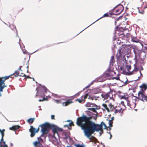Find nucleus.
I'll return each instance as SVG.
<instances>
[{"instance_id": "nucleus-42", "label": "nucleus", "mask_w": 147, "mask_h": 147, "mask_svg": "<svg viewBox=\"0 0 147 147\" xmlns=\"http://www.w3.org/2000/svg\"><path fill=\"white\" fill-rule=\"evenodd\" d=\"M91 106V104L90 102L87 103L86 104V106L87 107H90Z\"/></svg>"}, {"instance_id": "nucleus-43", "label": "nucleus", "mask_w": 147, "mask_h": 147, "mask_svg": "<svg viewBox=\"0 0 147 147\" xmlns=\"http://www.w3.org/2000/svg\"><path fill=\"white\" fill-rule=\"evenodd\" d=\"M25 76V74H24L23 73H21V74L19 76Z\"/></svg>"}, {"instance_id": "nucleus-5", "label": "nucleus", "mask_w": 147, "mask_h": 147, "mask_svg": "<svg viewBox=\"0 0 147 147\" xmlns=\"http://www.w3.org/2000/svg\"><path fill=\"white\" fill-rule=\"evenodd\" d=\"M12 76L13 75H11L9 76H5V77H0V91L2 92L3 89L5 87H7L6 85H5L4 83L5 80L8 79L10 76Z\"/></svg>"}, {"instance_id": "nucleus-19", "label": "nucleus", "mask_w": 147, "mask_h": 147, "mask_svg": "<svg viewBox=\"0 0 147 147\" xmlns=\"http://www.w3.org/2000/svg\"><path fill=\"white\" fill-rule=\"evenodd\" d=\"M114 113L115 114H116L118 113L122 112L123 111L122 110V108L119 107H117L116 106L115 109H114Z\"/></svg>"}, {"instance_id": "nucleus-52", "label": "nucleus", "mask_w": 147, "mask_h": 147, "mask_svg": "<svg viewBox=\"0 0 147 147\" xmlns=\"http://www.w3.org/2000/svg\"><path fill=\"white\" fill-rule=\"evenodd\" d=\"M111 68L110 67L109 68V69H108V71L109 72H110L111 71Z\"/></svg>"}, {"instance_id": "nucleus-34", "label": "nucleus", "mask_w": 147, "mask_h": 147, "mask_svg": "<svg viewBox=\"0 0 147 147\" xmlns=\"http://www.w3.org/2000/svg\"><path fill=\"white\" fill-rule=\"evenodd\" d=\"M4 141L3 137H1V138L0 141V147H2L4 146L3 145L1 144L2 142Z\"/></svg>"}, {"instance_id": "nucleus-2", "label": "nucleus", "mask_w": 147, "mask_h": 147, "mask_svg": "<svg viewBox=\"0 0 147 147\" xmlns=\"http://www.w3.org/2000/svg\"><path fill=\"white\" fill-rule=\"evenodd\" d=\"M143 90L139 91L138 93V96H134L132 98V101H127V104L131 108L134 109L136 105V100L138 99L142 101L147 102V95L146 96L143 94Z\"/></svg>"}, {"instance_id": "nucleus-10", "label": "nucleus", "mask_w": 147, "mask_h": 147, "mask_svg": "<svg viewBox=\"0 0 147 147\" xmlns=\"http://www.w3.org/2000/svg\"><path fill=\"white\" fill-rule=\"evenodd\" d=\"M135 67L134 69L131 71H130L129 70L131 69V67L130 65H127L126 68L128 71L127 74L128 75H130L134 74L135 72L138 71V68L136 65H134Z\"/></svg>"}, {"instance_id": "nucleus-40", "label": "nucleus", "mask_w": 147, "mask_h": 147, "mask_svg": "<svg viewBox=\"0 0 147 147\" xmlns=\"http://www.w3.org/2000/svg\"><path fill=\"white\" fill-rule=\"evenodd\" d=\"M54 101L57 104H59V103H61V101L60 100H55Z\"/></svg>"}, {"instance_id": "nucleus-38", "label": "nucleus", "mask_w": 147, "mask_h": 147, "mask_svg": "<svg viewBox=\"0 0 147 147\" xmlns=\"http://www.w3.org/2000/svg\"><path fill=\"white\" fill-rule=\"evenodd\" d=\"M115 8H114L113 10V12H110L109 14L111 15H115V14L114 12Z\"/></svg>"}, {"instance_id": "nucleus-14", "label": "nucleus", "mask_w": 147, "mask_h": 147, "mask_svg": "<svg viewBox=\"0 0 147 147\" xmlns=\"http://www.w3.org/2000/svg\"><path fill=\"white\" fill-rule=\"evenodd\" d=\"M140 87L142 88V89L140 91L143 90L144 91V94H144L145 91L147 89V85L145 84H143L140 86Z\"/></svg>"}, {"instance_id": "nucleus-11", "label": "nucleus", "mask_w": 147, "mask_h": 147, "mask_svg": "<svg viewBox=\"0 0 147 147\" xmlns=\"http://www.w3.org/2000/svg\"><path fill=\"white\" fill-rule=\"evenodd\" d=\"M41 88L42 89V90L40 92V93L39 92V94H40L39 96L40 97L44 98H45V94L47 92V91L48 90L45 86H42Z\"/></svg>"}, {"instance_id": "nucleus-13", "label": "nucleus", "mask_w": 147, "mask_h": 147, "mask_svg": "<svg viewBox=\"0 0 147 147\" xmlns=\"http://www.w3.org/2000/svg\"><path fill=\"white\" fill-rule=\"evenodd\" d=\"M89 139L90 140V142H93V145L95 146L98 147L99 145V142L98 140L95 139H92V138L90 137Z\"/></svg>"}, {"instance_id": "nucleus-12", "label": "nucleus", "mask_w": 147, "mask_h": 147, "mask_svg": "<svg viewBox=\"0 0 147 147\" xmlns=\"http://www.w3.org/2000/svg\"><path fill=\"white\" fill-rule=\"evenodd\" d=\"M88 95V94H86L84 96H82L80 98L76 99V101L80 103H84L85 101V99L87 98Z\"/></svg>"}, {"instance_id": "nucleus-17", "label": "nucleus", "mask_w": 147, "mask_h": 147, "mask_svg": "<svg viewBox=\"0 0 147 147\" xmlns=\"http://www.w3.org/2000/svg\"><path fill=\"white\" fill-rule=\"evenodd\" d=\"M115 9V8H114ZM123 9H122V7L121 8H119L117 9L116 11L115 10L114 12L115 14V15H119L123 11Z\"/></svg>"}, {"instance_id": "nucleus-56", "label": "nucleus", "mask_w": 147, "mask_h": 147, "mask_svg": "<svg viewBox=\"0 0 147 147\" xmlns=\"http://www.w3.org/2000/svg\"><path fill=\"white\" fill-rule=\"evenodd\" d=\"M121 37H122V36H124V38H125V36H124V35H122V34H121Z\"/></svg>"}, {"instance_id": "nucleus-21", "label": "nucleus", "mask_w": 147, "mask_h": 147, "mask_svg": "<svg viewBox=\"0 0 147 147\" xmlns=\"http://www.w3.org/2000/svg\"><path fill=\"white\" fill-rule=\"evenodd\" d=\"M115 62V60L114 56L113 55L111 57V59L110 61V65L113 66V63Z\"/></svg>"}, {"instance_id": "nucleus-51", "label": "nucleus", "mask_w": 147, "mask_h": 147, "mask_svg": "<svg viewBox=\"0 0 147 147\" xmlns=\"http://www.w3.org/2000/svg\"><path fill=\"white\" fill-rule=\"evenodd\" d=\"M67 122H70V123L73 122L71 120H68L67 121Z\"/></svg>"}, {"instance_id": "nucleus-16", "label": "nucleus", "mask_w": 147, "mask_h": 147, "mask_svg": "<svg viewBox=\"0 0 147 147\" xmlns=\"http://www.w3.org/2000/svg\"><path fill=\"white\" fill-rule=\"evenodd\" d=\"M108 106L109 107V111H108V112L113 111L115 109V107H114V105L111 103H109Z\"/></svg>"}, {"instance_id": "nucleus-4", "label": "nucleus", "mask_w": 147, "mask_h": 147, "mask_svg": "<svg viewBox=\"0 0 147 147\" xmlns=\"http://www.w3.org/2000/svg\"><path fill=\"white\" fill-rule=\"evenodd\" d=\"M39 127H40L41 128V131L42 134L41 135V136L44 137L45 138L46 136H45V135L49 133V129H50L51 124L48 123H45L39 125Z\"/></svg>"}, {"instance_id": "nucleus-3", "label": "nucleus", "mask_w": 147, "mask_h": 147, "mask_svg": "<svg viewBox=\"0 0 147 147\" xmlns=\"http://www.w3.org/2000/svg\"><path fill=\"white\" fill-rule=\"evenodd\" d=\"M126 51V46L125 45H122V46L118 49L117 53L116 54V57L117 59H120L122 58V59L123 60H125V62H126L127 60L126 59V57L127 58L128 56L127 55L125 54V51Z\"/></svg>"}, {"instance_id": "nucleus-53", "label": "nucleus", "mask_w": 147, "mask_h": 147, "mask_svg": "<svg viewBox=\"0 0 147 147\" xmlns=\"http://www.w3.org/2000/svg\"><path fill=\"white\" fill-rule=\"evenodd\" d=\"M10 145L11 146H12V147H13V143H10Z\"/></svg>"}, {"instance_id": "nucleus-36", "label": "nucleus", "mask_w": 147, "mask_h": 147, "mask_svg": "<svg viewBox=\"0 0 147 147\" xmlns=\"http://www.w3.org/2000/svg\"><path fill=\"white\" fill-rule=\"evenodd\" d=\"M74 145L76 147H84L83 145H81L80 144H75Z\"/></svg>"}, {"instance_id": "nucleus-49", "label": "nucleus", "mask_w": 147, "mask_h": 147, "mask_svg": "<svg viewBox=\"0 0 147 147\" xmlns=\"http://www.w3.org/2000/svg\"><path fill=\"white\" fill-rule=\"evenodd\" d=\"M121 104L123 105L124 106H125V105H124V102L123 101H121Z\"/></svg>"}, {"instance_id": "nucleus-57", "label": "nucleus", "mask_w": 147, "mask_h": 147, "mask_svg": "<svg viewBox=\"0 0 147 147\" xmlns=\"http://www.w3.org/2000/svg\"><path fill=\"white\" fill-rule=\"evenodd\" d=\"M125 83L126 84H128V83L127 82V81H126L125 82Z\"/></svg>"}, {"instance_id": "nucleus-50", "label": "nucleus", "mask_w": 147, "mask_h": 147, "mask_svg": "<svg viewBox=\"0 0 147 147\" xmlns=\"http://www.w3.org/2000/svg\"><path fill=\"white\" fill-rule=\"evenodd\" d=\"M109 134L110 135V137L109 138V139H111V138L112 137V135L111 133L110 132L109 133Z\"/></svg>"}, {"instance_id": "nucleus-18", "label": "nucleus", "mask_w": 147, "mask_h": 147, "mask_svg": "<svg viewBox=\"0 0 147 147\" xmlns=\"http://www.w3.org/2000/svg\"><path fill=\"white\" fill-rule=\"evenodd\" d=\"M73 102L71 101V99L67 100L65 102H63L62 105L63 106H68L69 104L73 103Z\"/></svg>"}, {"instance_id": "nucleus-59", "label": "nucleus", "mask_w": 147, "mask_h": 147, "mask_svg": "<svg viewBox=\"0 0 147 147\" xmlns=\"http://www.w3.org/2000/svg\"><path fill=\"white\" fill-rule=\"evenodd\" d=\"M114 119V118L113 117L112 118H111V120H112V121H113V120Z\"/></svg>"}, {"instance_id": "nucleus-27", "label": "nucleus", "mask_w": 147, "mask_h": 147, "mask_svg": "<svg viewBox=\"0 0 147 147\" xmlns=\"http://www.w3.org/2000/svg\"><path fill=\"white\" fill-rule=\"evenodd\" d=\"M42 137L41 136L40 137H38L37 138V141H39L40 142V143H43L44 142V141L41 138V137Z\"/></svg>"}, {"instance_id": "nucleus-64", "label": "nucleus", "mask_w": 147, "mask_h": 147, "mask_svg": "<svg viewBox=\"0 0 147 147\" xmlns=\"http://www.w3.org/2000/svg\"><path fill=\"white\" fill-rule=\"evenodd\" d=\"M90 86V85H89L88 86V87H86V88L89 87Z\"/></svg>"}, {"instance_id": "nucleus-29", "label": "nucleus", "mask_w": 147, "mask_h": 147, "mask_svg": "<svg viewBox=\"0 0 147 147\" xmlns=\"http://www.w3.org/2000/svg\"><path fill=\"white\" fill-rule=\"evenodd\" d=\"M74 125L73 122L69 123V124L66 125H64L65 127H68L69 126H74Z\"/></svg>"}, {"instance_id": "nucleus-24", "label": "nucleus", "mask_w": 147, "mask_h": 147, "mask_svg": "<svg viewBox=\"0 0 147 147\" xmlns=\"http://www.w3.org/2000/svg\"><path fill=\"white\" fill-rule=\"evenodd\" d=\"M100 90L98 88H94L93 90V92L94 94H97L100 92Z\"/></svg>"}, {"instance_id": "nucleus-60", "label": "nucleus", "mask_w": 147, "mask_h": 147, "mask_svg": "<svg viewBox=\"0 0 147 147\" xmlns=\"http://www.w3.org/2000/svg\"><path fill=\"white\" fill-rule=\"evenodd\" d=\"M2 147H8V146L7 145H5V146H3Z\"/></svg>"}, {"instance_id": "nucleus-28", "label": "nucleus", "mask_w": 147, "mask_h": 147, "mask_svg": "<svg viewBox=\"0 0 147 147\" xmlns=\"http://www.w3.org/2000/svg\"><path fill=\"white\" fill-rule=\"evenodd\" d=\"M120 74H118L117 75V76L116 77H114L112 78V80L115 79L116 80H120V78L119 77V76H120Z\"/></svg>"}, {"instance_id": "nucleus-15", "label": "nucleus", "mask_w": 147, "mask_h": 147, "mask_svg": "<svg viewBox=\"0 0 147 147\" xmlns=\"http://www.w3.org/2000/svg\"><path fill=\"white\" fill-rule=\"evenodd\" d=\"M33 144L35 147H42L43 146L39 141H36L33 142Z\"/></svg>"}, {"instance_id": "nucleus-33", "label": "nucleus", "mask_w": 147, "mask_h": 147, "mask_svg": "<svg viewBox=\"0 0 147 147\" xmlns=\"http://www.w3.org/2000/svg\"><path fill=\"white\" fill-rule=\"evenodd\" d=\"M121 98L122 99H125L127 101H128V97L126 96L125 95L122 96H121Z\"/></svg>"}, {"instance_id": "nucleus-35", "label": "nucleus", "mask_w": 147, "mask_h": 147, "mask_svg": "<svg viewBox=\"0 0 147 147\" xmlns=\"http://www.w3.org/2000/svg\"><path fill=\"white\" fill-rule=\"evenodd\" d=\"M88 110H91L94 112L97 113L96 110L94 108H89L88 109Z\"/></svg>"}, {"instance_id": "nucleus-25", "label": "nucleus", "mask_w": 147, "mask_h": 147, "mask_svg": "<svg viewBox=\"0 0 147 147\" xmlns=\"http://www.w3.org/2000/svg\"><path fill=\"white\" fill-rule=\"evenodd\" d=\"M102 106L104 108L105 110H106L107 112L109 111V108L106 104L103 103L102 104Z\"/></svg>"}, {"instance_id": "nucleus-48", "label": "nucleus", "mask_w": 147, "mask_h": 147, "mask_svg": "<svg viewBox=\"0 0 147 147\" xmlns=\"http://www.w3.org/2000/svg\"><path fill=\"white\" fill-rule=\"evenodd\" d=\"M2 143H3V144L4 145H3L4 146H5V145H7L6 144H5V141H3V142H2Z\"/></svg>"}, {"instance_id": "nucleus-44", "label": "nucleus", "mask_w": 147, "mask_h": 147, "mask_svg": "<svg viewBox=\"0 0 147 147\" xmlns=\"http://www.w3.org/2000/svg\"><path fill=\"white\" fill-rule=\"evenodd\" d=\"M51 119H55V115H51Z\"/></svg>"}, {"instance_id": "nucleus-8", "label": "nucleus", "mask_w": 147, "mask_h": 147, "mask_svg": "<svg viewBox=\"0 0 147 147\" xmlns=\"http://www.w3.org/2000/svg\"><path fill=\"white\" fill-rule=\"evenodd\" d=\"M37 128V129L32 126H30V129L29 130V131L31 133L30 136L31 137H33L35 135L36 133H37L40 130L39 127Z\"/></svg>"}, {"instance_id": "nucleus-55", "label": "nucleus", "mask_w": 147, "mask_h": 147, "mask_svg": "<svg viewBox=\"0 0 147 147\" xmlns=\"http://www.w3.org/2000/svg\"><path fill=\"white\" fill-rule=\"evenodd\" d=\"M80 93H77L76 95L77 96H79L80 95Z\"/></svg>"}, {"instance_id": "nucleus-39", "label": "nucleus", "mask_w": 147, "mask_h": 147, "mask_svg": "<svg viewBox=\"0 0 147 147\" xmlns=\"http://www.w3.org/2000/svg\"><path fill=\"white\" fill-rule=\"evenodd\" d=\"M101 125H102V126L103 125L105 127V129H107L108 128V127L106 126L104 122H102Z\"/></svg>"}, {"instance_id": "nucleus-61", "label": "nucleus", "mask_w": 147, "mask_h": 147, "mask_svg": "<svg viewBox=\"0 0 147 147\" xmlns=\"http://www.w3.org/2000/svg\"><path fill=\"white\" fill-rule=\"evenodd\" d=\"M1 91H0V96H2V94H1Z\"/></svg>"}, {"instance_id": "nucleus-30", "label": "nucleus", "mask_w": 147, "mask_h": 147, "mask_svg": "<svg viewBox=\"0 0 147 147\" xmlns=\"http://www.w3.org/2000/svg\"><path fill=\"white\" fill-rule=\"evenodd\" d=\"M109 17V15L108 14V13H106L103 16H102V17H101V18H99V19H98L96 21L99 20L100 19L102 18H104V17Z\"/></svg>"}, {"instance_id": "nucleus-63", "label": "nucleus", "mask_w": 147, "mask_h": 147, "mask_svg": "<svg viewBox=\"0 0 147 147\" xmlns=\"http://www.w3.org/2000/svg\"><path fill=\"white\" fill-rule=\"evenodd\" d=\"M66 147H72L71 146H67Z\"/></svg>"}, {"instance_id": "nucleus-7", "label": "nucleus", "mask_w": 147, "mask_h": 147, "mask_svg": "<svg viewBox=\"0 0 147 147\" xmlns=\"http://www.w3.org/2000/svg\"><path fill=\"white\" fill-rule=\"evenodd\" d=\"M134 52L135 53V59H137L142 57V53H144L140 50H139L137 48H135L134 50Z\"/></svg>"}, {"instance_id": "nucleus-47", "label": "nucleus", "mask_w": 147, "mask_h": 147, "mask_svg": "<svg viewBox=\"0 0 147 147\" xmlns=\"http://www.w3.org/2000/svg\"><path fill=\"white\" fill-rule=\"evenodd\" d=\"M22 67V66H20V68H19V69H18V70L19 71H22V70L21 69V68Z\"/></svg>"}, {"instance_id": "nucleus-41", "label": "nucleus", "mask_w": 147, "mask_h": 147, "mask_svg": "<svg viewBox=\"0 0 147 147\" xmlns=\"http://www.w3.org/2000/svg\"><path fill=\"white\" fill-rule=\"evenodd\" d=\"M47 100V99L45 98H43V99H39L38 101L40 102H41V101H42L44 100Z\"/></svg>"}, {"instance_id": "nucleus-37", "label": "nucleus", "mask_w": 147, "mask_h": 147, "mask_svg": "<svg viewBox=\"0 0 147 147\" xmlns=\"http://www.w3.org/2000/svg\"><path fill=\"white\" fill-rule=\"evenodd\" d=\"M113 122L112 121V120H109V126L111 127H112L113 125Z\"/></svg>"}, {"instance_id": "nucleus-9", "label": "nucleus", "mask_w": 147, "mask_h": 147, "mask_svg": "<svg viewBox=\"0 0 147 147\" xmlns=\"http://www.w3.org/2000/svg\"><path fill=\"white\" fill-rule=\"evenodd\" d=\"M50 129H52L53 132V137L55 138V134H56L58 135V131H60V129L56 126L51 124Z\"/></svg>"}, {"instance_id": "nucleus-26", "label": "nucleus", "mask_w": 147, "mask_h": 147, "mask_svg": "<svg viewBox=\"0 0 147 147\" xmlns=\"http://www.w3.org/2000/svg\"><path fill=\"white\" fill-rule=\"evenodd\" d=\"M35 119L34 118H30L28 119L27 121L28 123H32L34 121Z\"/></svg>"}, {"instance_id": "nucleus-6", "label": "nucleus", "mask_w": 147, "mask_h": 147, "mask_svg": "<svg viewBox=\"0 0 147 147\" xmlns=\"http://www.w3.org/2000/svg\"><path fill=\"white\" fill-rule=\"evenodd\" d=\"M109 91L107 92H102L101 94V97L104 100L107 99L109 97L110 99L113 98V94L111 89L109 88Z\"/></svg>"}, {"instance_id": "nucleus-62", "label": "nucleus", "mask_w": 147, "mask_h": 147, "mask_svg": "<svg viewBox=\"0 0 147 147\" xmlns=\"http://www.w3.org/2000/svg\"><path fill=\"white\" fill-rule=\"evenodd\" d=\"M140 74L141 75H142V73H141V71H140Z\"/></svg>"}, {"instance_id": "nucleus-1", "label": "nucleus", "mask_w": 147, "mask_h": 147, "mask_svg": "<svg viewBox=\"0 0 147 147\" xmlns=\"http://www.w3.org/2000/svg\"><path fill=\"white\" fill-rule=\"evenodd\" d=\"M92 119L91 117H88L83 115L77 118L76 122L77 125L84 130L85 135L89 139H90L91 134L95 131L100 130L103 132L102 125L95 124L91 120Z\"/></svg>"}, {"instance_id": "nucleus-32", "label": "nucleus", "mask_w": 147, "mask_h": 147, "mask_svg": "<svg viewBox=\"0 0 147 147\" xmlns=\"http://www.w3.org/2000/svg\"><path fill=\"white\" fill-rule=\"evenodd\" d=\"M19 71H16L15 73L13 74V75H13L14 74H16V75H14V76L15 77H18L19 76Z\"/></svg>"}, {"instance_id": "nucleus-20", "label": "nucleus", "mask_w": 147, "mask_h": 147, "mask_svg": "<svg viewBox=\"0 0 147 147\" xmlns=\"http://www.w3.org/2000/svg\"><path fill=\"white\" fill-rule=\"evenodd\" d=\"M20 127L18 125H13L9 128L10 130L16 131L20 128Z\"/></svg>"}, {"instance_id": "nucleus-23", "label": "nucleus", "mask_w": 147, "mask_h": 147, "mask_svg": "<svg viewBox=\"0 0 147 147\" xmlns=\"http://www.w3.org/2000/svg\"><path fill=\"white\" fill-rule=\"evenodd\" d=\"M10 28L12 30L16 31V30L15 26L13 24H10L9 26Z\"/></svg>"}, {"instance_id": "nucleus-22", "label": "nucleus", "mask_w": 147, "mask_h": 147, "mask_svg": "<svg viewBox=\"0 0 147 147\" xmlns=\"http://www.w3.org/2000/svg\"><path fill=\"white\" fill-rule=\"evenodd\" d=\"M131 40L134 42H138L140 41L139 40L137 39V37L134 36H132L131 37Z\"/></svg>"}, {"instance_id": "nucleus-54", "label": "nucleus", "mask_w": 147, "mask_h": 147, "mask_svg": "<svg viewBox=\"0 0 147 147\" xmlns=\"http://www.w3.org/2000/svg\"><path fill=\"white\" fill-rule=\"evenodd\" d=\"M27 68L28 69H27V72H28V66L27 67Z\"/></svg>"}, {"instance_id": "nucleus-45", "label": "nucleus", "mask_w": 147, "mask_h": 147, "mask_svg": "<svg viewBox=\"0 0 147 147\" xmlns=\"http://www.w3.org/2000/svg\"><path fill=\"white\" fill-rule=\"evenodd\" d=\"M24 77H25V78H30V77L28 76H26V75H25V76H24Z\"/></svg>"}, {"instance_id": "nucleus-58", "label": "nucleus", "mask_w": 147, "mask_h": 147, "mask_svg": "<svg viewBox=\"0 0 147 147\" xmlns=\"http://www.w3.org/2000/svg\"><path fill=\"white\" fill-rule=\"evenodd\" d=\"M144 48L147 50V46L144 47Z\"/></svg>"}, {"instance_id": "nucleus-46", "label": "nucleus", "mask_w": 147, "mask_h": 147, "mask_svg": "<svg viewBox=\"0 0 147 147\" xmlns=\"http://www.w3.org/2000/svg\"><path fill=\"white\" fill-rule=\"evenodd\" d=\"M88 98L89 99H91L92 100H93V98L92 97H90V96H89Z\"/></svg>"}, {"instance_id": "nucleus-31", "label": "nucleus", "mask_w": 147, "mask_h": 147, "mask_svg": "<svg viewBox=\"0 0 147 147\" xmlns=\"http://www.w3.org/2000/svg\"><path fill=\"white\" fill-rule=\"evenodd\" d=\"M5 129H3L2 130L0 129V132L1 135V137H3L4 135V132L5 131Z\"/></svg>"}]
</instances>
